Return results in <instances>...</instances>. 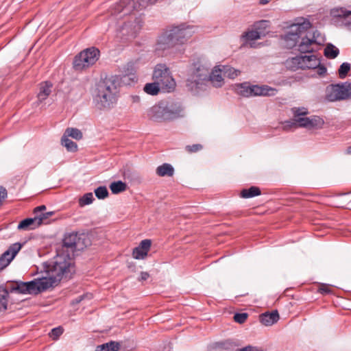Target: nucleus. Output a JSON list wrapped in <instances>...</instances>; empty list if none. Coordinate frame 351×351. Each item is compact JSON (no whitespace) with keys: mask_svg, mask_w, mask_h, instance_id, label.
I'll use <instances>...</instances> for the list:
<instances>
[{"mask_svg":"<svg viewBox=\"0 0 351 351\" xmlns=\"http://www.w3.org/2000/svg\"><path fill=\"white\" fill-rule=\"evenodd\" d=\"M134 68L132 63H128L124 68L125 75H132L133 77H130V79L134 80Z\"/></svg>","mask_w":351,"mask_h":351,"instance_id":"49530a36","label":"nucleus"},{"mask_svg":"<svg viewBox=\"0 0 351 351\" xmlns=\"http://www.w3.org/2000/svg\"><path fill=\"white\" fill-rule=\"evenodd\" d=\"M152 78L167 92L175 88L176 82L171 75L169 69L165 64H158L155 66Z\"/></svg>","mask_w":351,"mask_h":351,"instance_id":"1a4fd4ad","label":"nucleus"},{"mask_svg":"<svg viewBox=\"0 0 351 351\" xmlns=\"http://www.w3.org/2000/svg\"><path fill=\"white\" fill-rule=\"evenodd\" d=\"M311 27L310 21L302 19V22L292 24L289 31L285 35V46L287 49H293L298 46V39Z\"/></svg>","mask_w":351,"mask_h":351,"instance_id":"6e6552de","label":"nucleus"},{"mask_svg":"<svg viewBox=\"0 0 351 351\" xmlns=\"http://www.w3.org/2000/svg\"><path fill=\"white\" fill-rule=\"evenodd\" d=\"M210 64L204 59L198 58L193 63V71L186 80L189 90L197 91L209 77Z\"/></svg>","mask_w":351,"mask_h":351,"instance_id":"39448f33","label":"nucleus"},{"mask_svg":"<svg viewBox=\"0 0 351 351\" xmlns=\"http://www.w3.org/2000/svg\"><path fill=\"white\" fill-rule=\"evenodd\" d=\"M62 145H64L69 152H75L77 150V144L73 141L70 140L66 136H62L61 138Z\"/></svg>","mask_w":351,"mask_h":351,"instance_id":"473e14b6","label":"nucleus"},{"mask_svg":"<svg viewBox=\"0 0 351 351\" xmlns=\"http://www.w3.org/2000/svg\"><path fill=\"white\" fill-rule=\"evenodd\" d=\"M158 0H121L114 7V13L124 12L127 14L133 10H143L151 4L155 3Z\"/></svg>","mask_w":351,"mask_h":351,"instance_id":"9d476101","label":"nucleus"},{"mask_svg":"<svg viewBox=\"0 0 351 351\" xmlns=\"http://www.w3.org/2000/svg\"><path fill=\"white\" fill-rule=\"evenodd\" d=\"M292 112L293 114V119H296L308 114V110L304 108H292Z\"/></svg>","mask_w":351,"mask_h":351,"instance_id":"37998d69","label":"nucleus"},{"mask_svg":"<svg viewBox=\"0 0 351 351\" xmlns=\"http://www.w3.org/2000/svg\"><path fill=\"white\" fill-rule=\"evenodd\" d=\"M52 84L46 81L40 84L39 92L37 97L39 101L42 102L45 100L51 93Z\"/></svg>","mask_w":351,"mask_h":351,"instance_id":"aec40b11","label":"nucleus"},{"mask_svg":"<svg viewBox=\"0 0 351 351\" xmlns=\"http://www.w3.org/2000/svg\"><path fill=\"white\" fill-rule=\"evenodd\" d=\"M239 346V343L232 339L215 342L212 348L216 351H234Z\"/></svg>","mask_w":351,"mask_h":351,"instance_id":"2eb2a0df","label":"nucleus"},{"mask_svg":"<svg viewBox=\"0 0 351 351\" xmlns=\"http://www.w3.org/2000/svg\"><path fill=\"white\" fill-rule=\"evenodd\" d=\"M64 329L62 326H58L53 328L49 332V336L52 339L56 340L63 333Z\"/></svg>","mask_w":351,"mask_h":351,"instance_id":"a19ab883","label":"nucleus"},{"mask_svg":"<svg viewBox=\"0 0 351 351\" xmlns=\"http://www.w3.org/2000/svg\"><path fill=\"white\" fill-rule=\"evenodd\" d=\"M222 72L221 68L219 66L215 67V69L210 72L209 77L206 82H210L212 85L216 88L221 87L223 84V79L221 76Z\"/></svg>","mask_w":351,"mask_h":351,"instance_id":"dca6fc26","label":"nucleus"},{"mask_svg":"<svg viewBox=\"0 0 351 351\" xmlns=\"http://www.w3.org/2000/svg\"><path fill=\"white\" fill-rule=\"evenodd\" d=\"M156 172L160 177H171L174 174V169L170 164L164 163L156 168Z\"/></svg>","mask_w":351,"mask_h":351,"instance_id":"5701e85b","label":"nucleus"},{"mask_svg":"<svg viewBox=\"0 0 351 351\" xmlns=\"http://www.w3.org/2000/svg\"><path fill=\"white\" fill-rule=\"evenodd\" d=\"M160 87V84L154 81L153 83L146 84L143 88V90L146 93L149 95H156L159 93Z\"/></svg>","mask_w":351,"mask_h":351,"instance_id":"c756f323","label":"nucleus"},{"mask_svg":"<svg viewBox=\"0 0 351 351\" xmlns=\"http://www.w3.org/2000/svg\"><path fill=\"white\" fill-rule=\"evenodd\" d=\"M45 210H46V206L45 205H41V206L36 207L34 210V213L37 215H39L38 214L39 212H41V211Z\"/></svg>","mask_w":351,"mask_h":351,"instance_id":"864d4df0","label":"nucleus"},{"mask_svg":"<svg viewBox=\"0 0 351 351\" xmlns=\"http://www.w3.org/2000/svg\"><path fill=\"white\" fill-rule=\"evenodd\" d=\"M23 246L21 243H14L0 256V270L5 268L14 259Z\"/></svg>","mask_w":351,"mask_h":351,"instance_id":"f8f14e48","label":"nucleus"},{"mask_svg":"<svg viewBox=\"0 0 351 351\" xmlns=\"http://www.w3.org/2000/svg\"><path fill=\"white\" fill-rule=\"evenodd\" d=\"M255 85H250L249 88V97L255 96Z\"/></svg>","mask_w":351,"mask_h":351,"instance_id":"6e6d98bb","label":"nucleus"},{"mask_svg":"<svg viewBox=\"0 0 351 351\" xmlns=\"http://www.w3.org/2000/svg\"><path fill=\"white\" fill-rule=\"evenodd\" d=\"M82 299H83V296H80L78 298H77L75 300V303H79L80 302L82 301Z\"/></svg>","mask_w":351,"mask_h":351,"instance_id":"052dcab7","label":"nucleus"},{"mask_svg":"<svg viewBox=\"0 0 351 351\" xmlns=\"http://www.w3.org/2000/svg\"><path fill=\"white\" fill-rule=\"evenodd\" d=\"M221 71L224 76L230 79H234L240 74V71L227 65L221 66Z\"/></svg>","mask_w":351,"mask_h":351,"instance_id":"c85d7f7f","label":"nucleus"},{"mask_svg":"<svg viewBox=\"0 0 351 351\" xmlns=\"http://www.w3.org/2000/svg\"><path fill=\"white\" fill-rule=\"evenodd\" d=\"M318 292L323 295H327L332 293V290L329 285L321 284L318 288Z\"/></svg>","mask_w":351,"mask_h":351,"instance_id":"de8ad7c7","label":"nucleus"},{"mask_svg":"<svg viewBox=\"0 0 351 351\" xmlns=\"http://www.w3.org/2000/svg\"><path fill=\"white\" fill-rule=\"evenodd\" d=\"M64 136L66 137L70 136L76 140H80L83 136L82 132L79 129L74 128H68L66 129Z\"/></svg>","mask_w":351,"mask_h":351,"instance_id":"72a5a7b5","label":"nucleus"},{"mask_svg":"<svg viewBox=\"0 0 351 351\" xmlns=\"http://www.w3.org/2000/svg\"><path fill=\"white\" fill-rule=\"evenodd\" d=\"M261 96L264 97H270V96H274L277 94L278 90L276 88H272L267 85H262L261 86Z\"/></svg>","mask_w":351,"mask_h":351,"instance_id":"58836bf2","label":"nucleus"},{"mask_svg":"<svg viewBox=\"0 0 351 351\" xmlns=\"http://www.w3.org/2000/svg\"><path fill=\"white\" fill-rule=\"evenodd\" d=\"M269 27L270 21L268 20H261L255 22L253 25V28L259 33L262 38L269 34Z\"/></svg>","mask_w":351,"mask_h":351,"instance_id":"412c9836","label":"nucleus"},{"mask_svg":"<svg viewBox=\"0 0 351 351\" xmlns=\"http://www.w3.org/2000/svg\"><path fill=\"white\" fill-rule=\"evenodd\" d=\"M120 81L118 75H112L97 83L93 101L99 110H110L117 104L119 97Z\"/></svg>","mask_w":351,"mask_h":351,"instance_id":"f03ea898","label":"nucleus"},{"mask_svg":"<svg viewBox=\"0 0 351 351\" xmlns=\"http://www.w3.org/2000/svg\"><path fill=\"white\" fill-rule=\"evenodd\" d=\"M330 101L348 99L351 97V84L348 82L330 85L326 95Z\"/></svg>","mask_w":351,"mask_h":351,"instance_id":"9b49d317","label":"nucleus"},{"mask_svg":"<svg viewBox=\"0 0 351 351\" xmlns=\"http://www.w3.org/2000/svg\"><path fill=\"white\" fill-rule=\"evenodd\" d=\"M317 73L319 75H324L326 74V68L325 67L324 65H322L321 64H319V66L317 67Z\"/></svg>","mask_w":351,"mask_h":351,"instance_id":"3c124183","label":"nucleus"},{"mask_svg":"<svg viewBox=\"0 0 351 351\" xmlns=\"http://www.w3.org/2000/svg\"><path fill=\"white\" fill-rule=\"evenodd\" d=\"M304 56H296L293 58H289L285 61L286 67L291 71H296L298 69H304Z\"/></svg>","mask_w":351,"mask_h":351,"instance_id":"f3484780","label":"nucleus"},{"mask_svg":"<svg viewBox=\"0 0 351 351\" xmlns=\"http://www.w3.org/2000/svg\"><path fill=\"white\" fill-rule=\"evenodd\" d=\"M9 298V290L7 287L0 286V312L4 311L8 308Z\"/></svg>","mask_w":351,"mask_h":351,"instance_id":"b1692460","label":"nucleus"},{"mask_svg":"<svg viewBox=\"0 0 351 351\" xmlns=\"http://www.w3.org/2000/svg\"><path fill=\"white\" fill-rule=\"evenodd\" d=\"M243 37L245 38L247 40H256L262 38L254 28L252 30L245 32Z\"/></svg>","mask_w":351,"mask_h":351,"instance_id":"4c0bfd02","label":"nucleus"},{"mask_svg":"<svg viewBox=\"0 0 351 351\" xmlns=\"http://www.w3.org/2000/svg\"><path fill=\"white\" fill-rule=\"evenodd\" d=\"M99 56L100 51L97 48H87L75 56L73 68L76 71H82L93 66L99 60Z\"/></svg>","mask_w":351,"mask_h":351,"instance_id":"0eeeda50","label":"nucleus"},{"mask_svg":"<svg viewBox=\"0 0 351 351\" xmlns=\"http://www.w3.org/2000/svg\"><path fill=\"white\" fill-rule=\"evenodd\" d=\"M339 50L334 45L328 43L324 49V54L327 58L334 59L337 57Z\"/></svg>","mask_w":351,"mask_h":351,"instance_id":"cd10ccee","label":"nucleus"},{"mask_svg":"<svg viewBox=\"0 0 351 351\" xmlns=\"http://www.w3.org/2000/svg\"><path fill=\"white\" fill-rule=\"evenodd\" d=\"M319 34V33L315 31L313 32L312 37H308V36H301L302 40L298 45V51L303 53L312 52L311 45L312 44L317 43L316 36Z\"/></svg>","mask_w":351,"mask_h":351,"instance_id":"ddd939ff","label":"nucleus"},{"mask_svg":"<svg viewBox=\"0 0 351 351\" xmlns=\"http://www.w3.org/2000/svg\"><path fill=\"white\" fill-rule=\"evenodd\" d=\"M304 69H317L320 64V60L315 55L304 56Z\"/></svg>","mask_w":351,"mask_h":351,"instance_id":"4be33fe9","label":"nucleus"},{"mask_svg":"<svg viewBox=\"0 0 351 351\" xmlns=\"http://www.w3.org/2000/svg\"><path fill=\"white\" fill-rule=\"evenodd\" d=\"M126 188V184L121 180L113 182L110 185V189L113 194H118L125 191Z\"/></svg>","mask_w":351,"mask_h":351,"instance_id":"2f4dec72","label":"nucleus"},{"mask_svg":"<svg viewBox=\"0 0 351 351\" xmlns=\"http://www.w3.org/2000/svg\"><path fill=\"white\" fill-rule=\"evenodd\" d=\"M308 129L322 128L324 124V119L318 116H312L308 117Z\"/></svg>","mask_w":351,"mask_h":351,"instance_id":"7c9ffc66","label":"nucleus"},{"mask_svg":"<svg viewBox=\"0 0 351 351\" xmlns=\"http://www.w3.org/2000/svg\"><path fill=\"white\" fill-rule=\"evenodd\" d=\"M255 96H261V93H263V92H261V90H263L261 89V86H258V85H255Z\"/></svg>","mask_w":351,"mask_h":351,"instance_id":"4d7b16f0","label":"nucleus"},{"mask_svg":"<svg viewBox=\"0 0 351 351\" xmlns=\"http://www.w3.org/2000/svg\"><path fill=\"white\" fill-rule=\"evenodd\" d=\"M350 69H351L350 63H349V62L342 63L338 69V74H339V78H341V79L346 78L348 76V73L350 71Z\"/></svg>","mask_w":351,"mask_h":351,"instance_id":"c9c22d12","label":"nucleus"},{"mask_svg":"<svg viewBox=\"0 0 351 351\" xmlns=\"http://www.w3.org/2000/svg\"><path fill=\"white\" fill-rule=\"evenodd\" d=\"M249 88L250 83L249 82H243L241 84H235L234 86V91L235 93L245 97H249Z\"/></svg>","mask_w":351,"mask_h":351,"instance_id":"bb28decb","label":"nucleus"},{"mask_svg":"<svg viewBox=\"0 0 351 351\" xmlns=\"http://www.w3.org/2000/svg\"><path fill=\"white\" fill-rule=\"evenodd\" d=\"M279 319V314L277 311L271 313L266 312L259 316L260 322L265 326H271L276 323Z\"/></svg>","mask_w":351,"mask_h":351,"instance_id":"a211bd4d","label":"nucleus"},{"mask_svg":"<svg viewBox=\"0 0 351 351\" xmlns=\"http://www.w3.org/2000/svg\"><path fill=\"white\" fill-rule=\"evenodd\" d=\"M128 25L126 24H124V25L121 28V31L123 32L127 29Z\"/></svg>","mask_w":351,"mask_h":351,"instance_id":"e2e57ef3","label":"nucleus"},{"mask_svg":"<svg viewBox=\"0 0 351 351\" xmlns=\"http://www.w3.org/2000/svg\"><path fill=\"white\" fill-rule=\"evenodd\" d=\"M236 351H261L259 350L257 347H254L250 345H248L245 347H243L242 348L236 349Z\"/></svg>","mask_w":351,"mask_h":351,"instance_id":"8fccbe9b","label":"nucleus"},{"mask_svg":"<svg viewBox=\"0 0 351 351\" xmlns=\"http://www.w3.org/2000/svg\"><path fill=\"white\" fill-rule=\"evenodd\" d=\"M350 15H351V11H348L346 10H341V14H339L337 16L339 17L348 18Z\"/></svg>","mask_w":351,"mask_h":351,"instance_id":"603ef678","label":"nucleus"},{"mask_svg":"<svg viewBox=\"0 0 351 351\" xmlns=\"http://www.w3.org/2000/svg\"><path fill=\"white\" fill-rule=\"evenodd\" d=\"M54 214L53 212H47V213H42L39 215H37V217L38 219V225H41L43 223H47L48 222L46 221V220L51 216H52Z\"/></svg>","mask_w":351,"mask_h":351,"instance_id":"79ce46f5","label":"nucleus"},{"mask_svg":"<svg viewBox=\"0 0 351 351\" xmlns=\"http://www.w3.org/2000/svg\"><path fill=\"white\" fill-rule=\"evenodd\" d=\"M149 277V274L145 271H141L139 280H146Z\"/></svg>","mask_w":351,"mask_h":351,"instance_id":"5fc2aeb1","label":"nucleus"},{"mask_svg":"<svg viewBox=\"0 0 351 351\" xmlns=\"http://www.w3.org/2000/svg\"><path fill=\"white\" fill-rule=\"evenodd\" d=\"M193 33V27L185 24L168 26L158 36L156 50L165 51L183 45Z\"/></svg>","mask_w":351,"mask_h":351,"instance_id":"7ed1b4c3","label":"nucleus"},{"mask_svg":"<svg viewBox=\"0 0 351 351\" xmlns=\"http://www.w3.org/2000/svg\"><path fill=\"white\" fill-rule=\"evenodd\" d=\"M163 351H170L169 350H164Z\"/></svg>","mask_w":351,"mask_h":351,"instance_id":"0e129e2a","label":"nucleus"},{"mask_svg":"<svg viewBox=\"0 0 351 351\" xmlns=\"http://www.w3.org/2000/svg\"><path fill=\"white\" fill-rule=\"evenodd\" d=\"M261 194V191L260 188L258 186H252L248 189H243L240 193V197L247 199L260 195Z\"/></svg>","mask_w":351,"mask_h":351,"instance_id":"393cba45","label":"nucleus"},{"mask_svg":"<svg viewBox=\"0 0 351 351\" xmlns=\"http://www.w3.org/2000/svg\"><path fill=\"white\" fill-rule=\"evenodd\" d=\"M80 240L81 237L77 232H71L65 233L64 238L62 239V250L66 252L67 254H58L57 259L60 256L63 257L66 261H71L72 265V271L71 273V276L75 272V266L74 263L73 261L72 257L74 256V252L77 250H80L82 248L80 245ZM56 260V261H57Z\"/></svg>","mask_w":351,"mask_h":351,"instance_id":"423d86ee","label":"nucleus"},{"mask_svg":"<svg viewBox=\"0 0 351 351\" xmlns=\"http://www.w3.org/2000/svg\"><path fill=\"white\" fill-rule=\"evenodd\" d=\"M120 343L117 341H110L108 343L98 346L95 351H119Z\"/></svg>","mask_w":351,"mask_h":351,"instance_id":"a878e982","label":"nucleus"},{"mask_svg":"<svg viewBox=\"0 0 351 351\" xmlns=\"http://www.w3.org/2000/svg\"><path fill=\"white\" fill-rule=\"evenodd\" d=\"M94 200L93 195L92 193H87L84 194L82 197L80 199L79 203L80 206L88 205Z\"/></svg>","mask_w":351,"mask_h":351,"instance_id":"ea45409f","label":"nucleus"},{"mask_svg":"<svg viewBox=\"0 0 351 351\" xmlns=\"http://www.w3.org/2000/svg\"><path fill=\"white\" fill-rule=\"evenodd\" d=\"M94 192H95V196L99 199H104L106 198L109 195L107 188L104 186H101L97 187V189H95Z\"/></svg>","mask_w":351,"mask_h":351,"instance_id":"e433bc0d","label":"nucleus"},{"mask_svg":"<svg viewBox=\"0 0 351 351\" xmlns=\"http://www.w3.org/2000/svg\"><path fill=\"white\" fill-rule=\"evenodd\" d=\"M247 317L248 314L246 313H237L234 315V320L239 324H243L246 321Z\"/></svg>","mask_w":351,"mask_h":351,"instance_id":"c03bdc74","label":"nucleus"},{"mask_svg":"<svg viewBox=\"0 0 351 351\" xmlns=\"http://www.w3.org/2000/svg\"><path fill=\"white\" fill-rule=\"evenodd\" d=\"M346 25L351 29V18L346 20Z\"/></svg>","mask_w":351,"mask_h":351,"instance_id":"bf43d9fd","label":"nucleus"},{"mask_svg":"<svg viewBox=\"0 0 351 351\" xmlns=\"http://www.w3.org/2000/svg\"><path fill=\"white\" fill-rule=\"evenodd\" d=\"M8 196V192L5 187L0 186V207L3 205V201Z\"/></svg>","mask_w":351,"mask_h":351,"instance_id":"09e8293b","label":"nucleus"},{"mask_svg":"<svg viewBox=\"0 0 351 351\" xmlns=\"http://www.w3.org/2000/svg\"><path fill=\"white\" fill-rule=\"evenodd\" d=\"M151 245L152 241L150 239L141 241L138 246L133 249L132 256L135 259H144L147 256Z\"/></svg>","mask_w":351,"mask_h":351,"instance_id":"4468645a","label":"nucleus"},{"mask_svg":"<svg viewBox=\"0 0 351 351\" xmlns=\"http://www.w3.org/2000/svg\"><path fill=\"white\" fill-rule=\"evenodd\" d=\"M271 0H259V3L261 5H265L268 3Z\"/></svg>","mask_w":351,"mask_h":351,"instance_id":"13d9d810","label":"nucleus"},{"mask_svg":"<svg viewBox=\"0 0 351 351\" xmlns=\"http://www.w3.org/2000/svg\"><path fill=\"white\" fill-rule=\"evenodd\" d=\"M203 148V146L201 144H193L192 145H186L185 147V150L189 153V154H192V153H195V152H197L200 150H202Z\"/></svg>","mask_w":351,"mask_h":351,"instance_id":"a18cd8bd","label":"nucleus"},{"mask_svg":"<svg viewBox=\"0 0 351 351\" xmlns=\"http://www.w3.org/2000/svg\"><path fill=\"white\" fill-rule=\"evenodd\" d=\"M72 265L71 261H66L60 256L51 267L49 268L48 277L36 278L29 282L15 281L10 287H8L10 292L19 293H38L46 291L50 287L58 285L62 278H71Z\"/></svg>","mask_w":351,"mask_h":351,"instance_id":"f257e3e1","label":"nucleus"},{"mask_svg":"<svg viewBox=\"0 0 351 351\" xmlns=\"http://www.w3.org/2000/svg\"><path fill=\"white\" fill-rule=\"evenodd\" d=\"M183 116V107L180 103L173 101H161L147 111V117L150 119L159 122L172 121Z\"/></svg>","mask_w":351,"mask_h":351,"instance_id":"20e7f679","label":"nucleus"},{"mask_svg":"<svg viewBox=\"0 0 351 351\" xmlns=\"http://www.w3.org/2000/svg\"><path fill=\"white\" fill-rule=\"evenodd\" d=\"M289 123V122H287ZM290 125H294L296 127L305 128L308 129V117H298L296 119H293L292 121L290 122Z\"/></svg>","mask_w":351,"mask_h":351,"instance_id":"f704fd0d","label":"nucleus"},{"mask_svg":"<svg viewBox=\"0 0 351 351\" xmlns=\"http://www.w3.org/2000/svg\"><path fill=\"white\" fill-rule=\"evenodd\" d=\"M346 153L348 154H351V146H349L346 149Z\"/></svg>","mask_w":351,"mask_h":351,"instance_id":"680f3d73","label":"nucleus"},{"mask_svg":"<svg viewBox=\"0 0 351 351\" xmlns=\"http://www.w3.org/2000/svg\"><path fill=\"white\" fill-rule=\"evenodd\" d=\"M40 225H38V219L36 215L34 218H26L22 220L18 225L19 230H33L38 228Z\"/></svg>","mask_w":351,"mask_h":351,"instance_id":"6ab92c4d","label":"nucleus"}]
</instances>
